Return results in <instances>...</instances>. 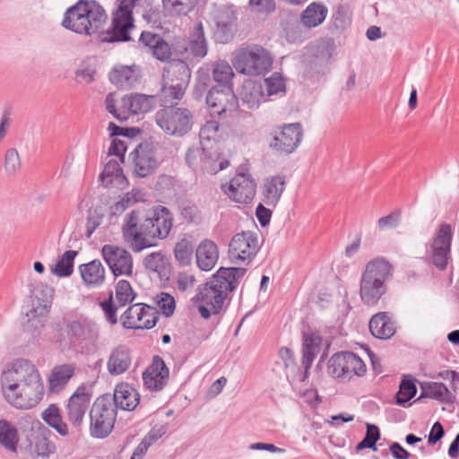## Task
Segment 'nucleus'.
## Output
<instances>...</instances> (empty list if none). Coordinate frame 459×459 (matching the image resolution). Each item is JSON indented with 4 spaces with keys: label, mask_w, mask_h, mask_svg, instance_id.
<instances>
[{
    "label": "nucleus",
    "mask_w": 459,
    "mask_h": 459,
    "mask_svg": "<svg viewBox=\"0 0 459 459\" xmlns=\"http://www.w3.org/2000/svg\"><path fill=\"white\" fill-rule=\"evenodd\" d=\"M108 21L105 9L96 0H78L66 9L61 25L76 34L92 36L99 34L102 43H125L133 40V29L111 22L108 30H103Z\"/></svg>",
    "instance_id": "f257e3e1"
},
{
    "label": "nucleus",
    "mask_w": 459,
    "mask_h": 459,
    "mask_svg": "<svg viewBox=\"0 0 459 459\" xmlns=\"http://www.w3.org/2000/svg\"><path fill=\"white\" fill-rule=\"evenodd\" d=\"M247 273L243 267L221 266L209 281L202 284L204 286L206 305H199L198 311L204 319H209L211 315H218L223 310L225 302L227 306L231 302V292L236 290L238 281Z\"/></svg>",
    "instance_id": "f03ea898"
},
{
    "label": "nucleus",
    "mask_w": 459,
    "mask_h": 459,
    "mask_svg": "<svg viewBox=\"0 0 459 459\" xmlns=\"http://www.w3.org/2000/svg\"><path fill=\"white\" fill-rule=\"evenodd\" d=\"M22 370L25 375L20 394H9L4 392L8 403L17 409L28 410L36 406L43 398L44 384L35 366L26 359H18L13 363L12 371L18 374Z\"/></svg>",
    "instance_id": "7ed1b4c3"
},
{
    "label": "nucleus",
    "mask_w": 459,
    "mask_h": 459,
    "mask_svg": "<svg viewBox=\"0 0 459 459\" xmlns=\"http://www.w3.org/2000/svg\"><path fill=\"white\" fill-rule=\"evenodd\" d=\"M393 265L384 257L369 261L359 283L361 301L368 307L376 306L387 291L385 281L392 277Z\"/></svg>",
    "instance_id": "20e7f679"
},
{
    "label": "nucleus",
    "mask_w": 459,
    "mask_h": 459,
    "mask_svg": "<svg viewBox=\"0 0 459 459\" xmlns=\"http://www.w3.org/2000/svg\"><path fill=\"white\" fill-rule=\"evenodd\" d=\"M54 339L61 351L84 352V342L98 336L96 325L88 319H65L54 325Z\"/></svg>",
    "instance_id": "39448f33"
},
{
    "label": "nucleus",
    "mask_w": 459,
    "mask_h": 459,
    "mask_svg": "<svg viewBox=\"0 0 459 459\" xmlns=\"http://www.w3.org/2000/svg\"><path fill=\"white\" fill-rule=\"evenodd\" d=\"M236 70L243 74L258 76L269 72L273 57L264 48L254 45L250 48H241L233 58Z\"/></svg>",
    "instance_id": "423d86ee"
},
{
    "label": "nucleus",
    "mask_w": 459,
    "mask_h": 459,
    "mask_svg": "<svg viewBox=\"0 0 459 459\" xmlns=\"http://www.w3.org/2000/svg\"><path fill=\"white\" fill-rule=\"evenodd\" d=\"M117 417L116 407L110 405L108 400L106 401L105 397L100 395L90 411L91 436L99 439L108 437L114 429Z\"/></svg>",
    "instance_id": "0eeeda50"
},
{
    "label": "nucleus",
    "mask_w": 459,
    "mask_h": 459,
    "mask_svg": "<svg viewBox=\"0 0 459 459\" xmlns=\"http://www.w3.org/2000/svg\"><path fill=\"white\" fill-rule=\"evenodd\" d=\"M170 105L160 109L155 116L157 125L168 134L183 136L193 126V115L185 108Z\"/></svg>",
    "instance_id": "6e6552de"
},
{
    "label": "nucleus",
    "mask_w": 459,
    "mask_h": 459,
    "mask_svg": "<svg viewBox=\"0 0 459 459\" xmlns=\"http://www.w3.org/2000/svg\"><path fill=\"white\" fill-rule=\"evenodd\" d=\"M120 319L125 329L150 330L158 323L160 313L155 307L136 303L127 307Z\"/></svg>",
    "instance_id": "1a4fd4ad"
},
{
    "label": "nucleus",
    "mask_w": 459,
    "mask_h": 459,
    "mask_svg": "<svg viewBox=\"0 0 459 459\" xmlns=\"http://www.w3.org/2000/svg\"><path fill=\"white\" fill-rule=\"evenodd\" d=\"M91 396L92 391L88 390L85 384H82L68 399L65 409L67 420L72 425V435H79L81 433L83 419Z\"/></svg>",
    "instance_id": "9d476101"
},
{
    "label": "nucleus",
    "mask_w": 459,
    "mask_h": 459,
    "mask_svg": "<svg viewBox=\"0 0 459 459\" xmlns=\"http://www.w3.org/2000/svg\"><path fill=\"white\" fill-rule=\"evenodd\" d=\"M205 102L211 110V115L231 117L239 108L238 98L233 87H211L205 96Z\"/></svg>",
    "instance_id": "9b49d317"
},
{
    "label": "nucleus",
    "mask_w": 459,
    "mask_h": 459,
    "mask_svg": "<svg viewBox=\"0 0 459 459\" xmlns=\"http://www.w3.org/2000/svg\"><path fill=\"white\" fill-rule=\"evenodd\" d=\"M157 148L152 142L140 143L129 158L132 159L134 165V174L137 178H147L156 172L160 166V161L156 158Z\"/></svg>",
    "instance_id": "f8f14e48"
},
{
    "label": "nucleus",
    "mask_w": 459,
    "mask_h": 459,
    "mask_svg": "<svg viewBox=\"0 0 459 459\" xmlns=\"http://www.w3.org/2000/svg\"><path fill=\"white\" fill-rule=\"evenodd\" d=\"M303 137L301 123L284 124L273 132L269 146L280 154L289 155L296 151Z\"/></svg>",
    "instance_id": "ddd939ff"
},
{
    "label": "nucleus",
    "mask_w": 459,
    "mask_h": 459,
    "mask_svg": "<svg viewBox=\"0 0 459 459\" xmlns=\"http://www.w3.org/2000/svg\"><path fill=\"white\" fill-rule=\"evenodd\" d=\"M144 230L152 231V238H166L173 225V214L169 208L157 205L149 210L140 223Z\"/></svg>",
    "instance_id": "4468645a"
},
{
    "label": "nucleus",
    "mask_w": 459,
    "mask_h": 459,
    "mask_svg": "<svg viewBox=\"0 0 459 459\" xmlns=\"http://www.w3.org/2000/svg\"><path fill=\"white\" fill-rule=\"evenodd\" d=\"M101 255L114 279L121 275L132 276L134 264L129 251L117 246L106 244L101 248Z\"/></svg>",
    "instance_id": "2eb2a0df"
},
{
    "label": "nucleus",
    "mask_w": 459,
    "mask_h": 459,
    "mask_svg": "<svg viewBox=\"0 0 459 459\" xmlns=\"http://www.w3.org/2000/svg\"><path fill=\"white\" fill-rule=\"evenodd\" d=\"M139 221V211L133 210L126 215L123 225V237L125 240H132L134 243L132 248L134 252L139 253L152 245L146 239V237L152 238V231L145 230L140 224L137 230Z\"/></svg>",
    "instance_id": "dca6fc26"
},
{
    "label": "nucleus",
    "mask_w": 459,
    "mask_h": 459,
    "mask_svg": "<svg viewBox=\"0 0 459 459\" xmlns=\"http://www.w3.org/2000/svg\"><path fill=\"white\" fill-rule=\"evenodd\" d=\"M452 240L453 231L451 225L441 223L431 246L432 263L439 270H445L447 266Z\"/></svg>",
    "instance_id": "f3484780"
},
{
    "label": "nucleus",
    "mask_w": 459,
    "mask_h": 459,
    "mask_svg": "<svg viewBox=\"0 0 459 459\" xmlns=\"http://www.w3.org/2000/svg\"><path fill=\"white\" fill-rule=\"evenodd\" d=\"M258 251L257 235L250 230L235 234L229 245L230 255L240 261H252Z\"/></svg>",
    "instance_id": "a211bd4d"
},
{
    "label": "nucleus",
    "mask_w": 459,
    "mask_h": 459,
    "mask_svg": "<svg viewBox=\"0 0 459 459\" xmlns=\"http://www.w3.org/2000/svg\"><path fill=\"white\" fill-rule=\"evenodd\" d=\"M256 184L247 172L238 173L230 182L225 193L236 203L247 204L255 195Z\"/></svg>",
    "instance_id": "6ab92c4d"
},
{
    "label": "nucleus",
    "mask_w": 459,
    "mask_h": 459,
    "mask_svg": "<svg viewBox=\"0 0 459 459\" xmlns=\"http://www.w3.org/2000/svg\"><path fill=\"white\" fill-rule=\"evenodd\" d=\"M169 377V369L164 359L154 355L152 363L143 372V385L151 391H161L167 385Z\"/></svg>",
    "instance_id": "aec40b11"
},
{
    "label": "nucleus",
    "mask_w": 459,
    "mask_h": 459,
    "mask_svg": "<svg viewBox=\"0 0 459 459\" xmlns=\"http://www.w3.org/2000/svg\"><path fill=\"white\" fill-rule=\"evenodd\" d=\"M107 397L110 405L117 409L132 411L140 403L141 395L134 386L128 383L121 382L115 387L114 394H101ZM107 401V399H105Z\"/></svg>",
    "instance_id": "412c9836"
},
{
    "label": "nucleus",
    "mask_w": 459,
    "mask_h": 459,
    "mask_svg": "<svg viewBox=\"0 0 459 459\" xmlns=\"http://www.w3.org/2000/svg\"><path fill=\"white\" fill-rule=\"evenodd\" d=\"M138 44L149 48L153 56L161 62L169 60L172 55L169 44L160 35L154 32L142 31Z\"/></svg>",
    "instance_id": "4be33fe9"
},
{
    "label": "nucleus",
    "mask_w": 459,
    "mask_h": 459,
    "mask_svg": "<svg viewBox=\"0 0 459 459\" xmlns=\"http://www.w3.org/2000/svg\"><path fill=\"white\" fill-rule=\"evenodd\" d=\"M323 337L319 331L313 330L308 324L303 323L301 329V359L314 361L321 350Z\"/></svg>",
    "instance_id": "5701e85b"
},
{
    "label": "nucleus",
    "mask_w": 459,
    "mask_h": 459,
    "mask_svg": "<svg viewBox=\"0 0 459 459\" xmlns=\"http://www.w3.org/2000/svg\"><path fill=\"white\" fill-rule=\"evenodd\" d=\"M156 95H146L143 93H131L122 98V106L133 115L147 113L157 106Z\"/></svg>",
    "instance_id": "b1692460"
},
{
    "label": "nucleus",
    "mask_w": 459,
    "mask_h": 459,
    "mask_svg": "<svg viewBox=\"0 0 459 459\" xmlns=\"http://www.w3.org/2000/svg\"><path fill=\"white\" fill-rule=\"evenodd\" d=\"M420 386L421 392L420 396L414 400V403L420 401L422 398H430L443 403L452 404L456 400L455 395L442 382H421Z\"/></svg>",
    "instance_id": "393cba45"
},
{
    "label": "nucleus",
    "mask_w": 459,
    "mask_h": 459,
    "mask_svg": "<svg viewBox=\"0 0 459 459\" xmlns=\"http://www.w3.org/2000/svg\"><path fill=\"white\" fill-rule=\"evenodd\" d=\"M242 105L247 106V108H258L262 100L264 98V86L261 81L257 80H245L239 91V97Z\"/></svg>",
    "instance_id": "a878e982"
},
{
    "label": "nucleus",
    "mask_w": 459,
    "mask_h": 459,
    "mask_svg": "<svg viewBox=\"0 0 459 459\" xmlns=\"http://www.w3.org/2000/svg\"><path fill=\"white\" fill-rule=\"evenodd\" d=\"M196 264L202 271H211L219 259V248L210 239H204L195 250Z\"/></svg>",
    "instance_id": "bb28decb"
},
{
    "label": "nucleus",
    "mask_w": 459,
    "mask_h": 459,
    "mask_svg": "<svg viewBox=\"0 0 459 459\" xmlns=\"http://www.w3.org/2000/svg\"><path fill=\"white\" fill-rule=\"evenodd\" d=\"M368 327L374 337L382 340L391 339L396 332L394 323L387 312H378L374 315L369 320Z\"/></svg>",
    "instance_id": "cd10ccee"
},
{
    "label": "nucleus",
    "mask_w": 459,
    "mask_h": 459,
    "mask_svg": "<svg viewBox=\"0 0 459 459\" xmlns=\"http://www.w3.org/2000/svg\"><path fill=\"white\" fill-rule=\"evenodd\" d=\"M38 430L32 434L30 445L34 446V452L37 456L48 457L56 452V445L49 440L52 431L40 421H38Z\"/></svg>",
    "instance_id": "c85d7f7f"
},
{
    "label": "nucleus",
    "mask_w": 459,
    "mask_h": 459,
    "mask_svg": "<svg viewBox=\"0 0 459 459\" xmlns=\"http://www.w3.org/2000/svg\"><path fill=\"white\" fill-rule=\"evenodd\" d=\"M54 291V288L41 281H35L30 284V296L34 297L37 300V307L32 309L35 314L38 313L39 308L42 310L39 312V315L49 312Z\"/></svg>",
    "instance_id": "c756f323"
},
{
    "label": "nucleus",
    "mask_w": 459,
    "mask_h": 459,
    "mask_svg": "<svg viewBox=\"0 0 459 459\" xmlns=\"http://www.w3.org/2000/svg\"><path fill=\"white\" fill-rule=\"evenodd\" d=\"M285 175H275L267 178L263 186L264 202L275 207L279 203L281 196L286 186Z\"/></svg>",
    "instance_id": "7c9ffc66"
},
{
    "label": "nucleus",
    "mask_w": 459,
    "mask_h": 459,
    "mask_svg": "<svg viewBox=\"0 0 459 459\" xmlns=\"http://www.w3.org/2000/svg\"><path fill=\"white\" fill-rule=\"evenodd\" d=\"M131 360V351L126 346L119 345L113 349L107 365L109 374L117 376L125 373L129 368Z\"/></svg>",
    "instance_id": "2f4dec72"
},
{
    "label": "nucleus",
    "mask_w": 459,
    "mask_h": 459,
    "mask_svg": "<svg viewBox=\"0 0 459 459\" xmlns=\"http://www.w3.org/2000/svg\"><path fill=\"white\" fill-rule=\"evenodd\" d=\"M82 281L87 286L100 287L105 281V268L99 259L79 265Z\"/></svg>",
    "instance_id": "473e14b6"
},
{
    "label": "nucleus",
    "mask_w": 459,
    "mask_h": 459,
    "mask_svg": "<svg viewBox=\"0 0 459 459\" xmlns=\"http://www.w3.org/2000/svg\"><path fill=\"white\" fill-rule=\"evenodd\" d=\"M41 419L60 436L67 437L70 432L68 425L63 420L60 408L56 403H50L42 412Z\"/></svg>",
    "instance_id": "72a5a7b5"
},
{
    "label": "nucleus",
    "mask_w": 459,
    "mask_h": 459,
    "mask_svg": "<svg viewBox=\"0 0 459 459\" xmlns=\"http://www.w3.org/2000/svg\"><path fill=\"white\" fill-rule=\"evenodd\" d=\"M417 379L411 375H403L399 384V390L394 395L395 403L402 407H409L410 401L417 394Z\"/></svg>",
    "instance_id": "f704fd0d"
},
{
    "label": "nucleus",
    "mask_w": 459,
    "mask_h": 459,
    "mask_svg": "<svg viewBox=\"0 0 459 459\" xmlns=\"http://www.w3.org/2000/svg\"><path fill=\"white\" fill-rule=\"evenodd\" d=\"M74 374V367L72 364H64L56 367L48 379L49 392L59 393L65 388L68 381Z\"/></svg>",
    "instance_id": "c9c22d12"
},
{
    "label": "nucleus",
    "mask_w": 459,
    "mask_h": 459,
    "mask_svg": "<svg viewBox=\"0 0 459 459\" xmlns=\"http://www.w3.org/2000/svg\"><path fill=\"white\" fill-rule=\"evenodd\" d=\"M327 13L328 9L324 4L313 2L303 11L301 22L307 27H316L324 22Z\"/></svg>",
    "instance_id": "e433bc0d"
},
{
    "label": "nucleus",
    "mask_w": 459,
    "mask_h": 459,
    "mask_svg": "<svg viewBox=\"0 0 459 459\" xmlns=\"http://www.w3.org/2000/svg\"><path fill=\"white\" fill-rule=\"evenodd\" d=\"M279 358L283 363L286 378L292 385L300 372V367L298 365L294 351L289 347H281L278 351Z\"/></svg>",
    "instance_id": "4c0bfd02"
},
{
    "label": "nucleus",
    "mask_w": 459,
    "mask_h": 459,
    "mask_svg": "<svg viewBox=\"0 0 459 459\" xmlns=\"http://www.w3.org/2000/svg\"><path fill=\"white\" fill-rule=\"evenodd\" d=\"M190 38L189 48L191 54L195 57H204L208 52V43L204 34V28L201 22L195 26Z\"/></svg>",
    "instance_id": "58836bf2"
},
{
    "label": "nucleus",
    "mask_w": 459,
    "mask_h": 459,
    "mask_svg": "<svg viewBox=\"0 0 459 459\" xmlns=\"http://www.w3.org/2000/svg\"><path fill=\"white\" fill-rule=\"evenodd\" d=\"M346 363V351L335 352L327 362L328 375L333 378H340L343 382L349 381Z\"/></svg>",
    "instance_id": "ea45409f"
},
{
    "label": "nucleus",
    "mask_w": 459,
    "mask_h": 459,
    "mask_svg": "<svg viewBox=\"0 0 459 459\" xmlns=\"http://www.w3.org/2000/svg\"><path fill=\"white\" fill-rule=\"evenodd\" d=\"M19 439L17 428L9 420L1 419L0 445L12 452H16Z\"/></svg>",
    "instance_id": "a19ab883"
},
{
    "label": "nucleus",
    "mask_w": 459,
    "mask_h": 459,
    "mask_svg": "<svg viewBox=\"0 0 459 459\" xmlns=\"http://www.w3.org/2000/svg\"><path fill=\"white\" fill-rule=\"evenodd\" d=\"M134 71L132 66L128 65H116L108 74V78L111 83L117 88L124 89L132 86L136 79L134 77Z\"/></svg>",
    "instance_id": "79ce46f5"
},
{
    "label": "nucleus",
    "mask_w": 459,
    "mask_h": 459,
    "mask_svg": "<svg viewBox=\"0 0 459 459\" xmlns=\"http://www.w3.org/2000/svg\"><path fill=\"white\" fill-rule=\"evenodd\" d=\"M78 251L67 250L57 260L56 264L51 267V273L59 277L66 278L72 275L74 267V259Z\"/></svg>",
    "instance_id": "37998d69"
},
{
    "label": "nucleus",
    "mask_w": 459,
    "mask_h": 459,
    "mask_svg": "<svg viewBox=\"0 0 459 459\" xmlns=\"http://www.w3.org/2000/svg\"><path fill=\"white\" fill-rule=\"evenodd\" d=\"M143 20L152 29L162 28V15L160 5L154 4V0H143L142 4Z\"/></svg>",
    "instance_id": "c03bdc74"
},
{
    "label": "nucleus",
    "mask_w": 459,
    "mask_h": 459,
    "mask_svg": "<svg viewBox=\"0 0 459 459\" xmlns=\"http://www.w3.org/2000/svg\"><path fill=\"white\" fill-rule=\"evenodd\" d=\"M213 81L216 82L212 87H233L232 79L234 72L232 67L225 61L218 62L212 70Z\"/></svg>",
    "instance_id": "a18cd8bd"
},
{
    "label": "nucleus",
    "mask_w": 459,
    "mask_h": 459,
    "mask_svg": "<svg viewBox=\"0 0 459 459\" xmlns=\"http://www.w3.org/2000/svg\"><path fill=\"white\" fill-rule=\"evenodd\" d=\"M194 250L193 242L186 238H183L176 243L174 255L179 266L185 267L191 264Z\"/></svg>",
    "instance_id": "49530a36"
},
{
    "label": "nucleus",
    "mask_w": 459,
    "mask_h": 459,
    "mask_svg": "<svg viewBox=\"0 0 459 459\" xmlns=\"http://www.w3.org/2000/svg\"><path fill=\"white\" fill-rule=\"evenodd\" d=\"M169 73V82H179L180 83L189 84L191 78V70L188 64L181 59H174L170 64Z\"/></svg>",
    "instance_id": "de8ad7c7"
},
{
    "label": "nucleus",
    "mask_w": 459,
    "mask_h": 459,
    "mask_svg": "<svg viewBox=\"0 0 459 459\" xmlns=\"http://www.w3.org/2000/svg\"><path fill=\"white\" fill-rule=\"evenodd\" d=\"M137 297L136 292L127 280H120L116 285V299L119 307L131 304Z\"/></svg>",
    "instance_id": "09e8293b"
},
{
    "label": "nucleus",
    "mask_w": 459,
    "mask_h": 459,
    "mask_svg": "<svg viewBox=\"0 0 459 459\" xmlns=\"http://www.w3.org/2000/svg\"><path fill=\"white\" fill-rule=\"evenodd\" d=\"M324 60L318 56L309 59L303 73V78L312 83L317 82L324 74Z\"/></svg>",
    "instance_id": "8fccbe9b"
},
{
    "label": "nucleus",
    "mask_w": 459,
    "mask_h": 459,
    "mask_svg": "<svg viewBox=\"0 0 459 459\" xmlns=\"http://www.w3.org/2000/svg\"><path fill=\"white\" fill-rule=\"evenodd\" d=\"M197 0H162L164 10L171 15L186 14L192 10Z\"/></svg>",
    "instance_id": "3c124183"
},
{
    "label": "nucleus",
    "mask_w": 459,
    "mask_h": 459,
    "mask_svg": "<svg viewBox=\"0 0 459 459\" xmlns=\"http://www.w3.org/2000/svg\"><path fill=\"white\" fill-rule=\"evenodd\" d=\"M351 24L349 7L345 4H340L333 12L332 16L331 27L338 33L342 32Z\"/></svg>",
    "instance_id": "603ef678"
},
{
    "label": "nucleus",
    "mask_w": 459,
    "mask_h": 459,
    "mask_svg": "<svg viewBox=\"0 0 459 459\" xmlns=\"http://www.w3.org/2000/svg\"><path fill=\"white\" fill-rule=\"evenodd\" d=\"M346 359L349 380H351L353 376L362 377L365 375L367 367L359 356L352 351H346Z\"/></svg>",
    "instance_id": "864d4df0"
},
{
    "label": "nucleus",
    "mask_w": 459,
    "mask_h": 459,
    "mask_svg": "<svg viewBox=\"0 0 459 459\" xmlns=\"http://www.w3.org/2000/svg\"><path fill=\"white\" fill-rule=\"evenodd\" d=\"M154 301L165 317H170L174 315L176 300L171 294L162 291L156 295Z\"/></svg>",
    "instance_id": "5fc2aeb1"
},
{
    "label": "nucleus",
    "mask_w": 459,
    "mask_h": 459,
    "mask_svg": "<svg viewBox=\"0 0 459 459\" xmlns=\"http://www.w3.org/2000/svg\"><path fill=\"white\" fill-rule=\"evenodd\" d=\"M180 215L191 224H199L202 221L201 212L198 206L191 201H184L179 205Z\"/></svg>",
    "instance_id": "6e6d98bb"
},
{
    "label": "nucleus",
    "mask_w": 459,
    "mask_h": 459,
    "mask_svg": "<svg viewBox=\"0 0 459 459\" xmlns=\"http://www.w3.org/2000/svg\"><path fill=\"white\" fill-rule=\"evenodd\" d=\"M381 437L379 428L372 423H366V433L363 438L356 445L355 451L359 453L366 449V446H372L377 443Z\"/></svg>",
    "instance_id": "4d7b16f0"
},
{
    "label": "nucleus",
    "mask_w": 459,
    "mask_h": 459,
    "mask_svg": "<svg viewBox=\"0 0 459 459\" xmlns=\"http://www.w3.org/2000/svg\"><path fill=\"white\" fill-rule=\"evenodd\" d=\"M211 77L207 71L199 70L197 72L196 82L193 90V98L201 100L208 92L211 84Z\"/></svg>",
    "instance_id": "13d9d810"
},
{
    "label": "nucleus",
    "mask_w": 459,
    "mask_h": 459,
    "mask_svg": "<svg viewBox=\"0 0 459 459\" xmlns=\"http://www.w3.org/2000/svg\"><path fill=\"white\" fill-rule=\"evenodd\" d=\"M187 84L180 83L179 82H164L161 86V93L166 99L170 97L173 100H180L186 92Z\"/></svg>",
    "instance_id": "bf43d9fd"
},
{
    "label": "nucleus",
    "mask_w": 459,
    "mask_h": 459,
    "mask_svg": "<svg viewBox=\"0 0 459 459\" xmlns=\"http://www.w3.org/2000/svg\"><path fill=\"white\" fill-rule=\"evenodd\" d=\"M99 305L104 312L106 320L112 325H116L117 323V312L118 307L114 301L113 291L110 290L108 293V298L105 300L100 301Z\"/></svg>",
    "instance_id": "052dcab7"
},
{
    "label": "nucleus",
    "mask_w": 459,
    "mask_h": 459,
    "mask_svg": "<svg viewBox=\"0 0 459 459\" xmlns=\"http://www.w3.org/2000/svg\"><path fill=\"white\" fill-rule=\"evenodd\" d=\"M109 136H124L129 139H134L143 133V129L137 126L121 127L114 122H109L108 126Z\"/></svg>",
    "instance_id": "680f3d73"
},
{
    "label": "nucleus",
    "mask_w": 459,
    "mask_h": 459,
    "mask_svg": "<svg viewBox=\"0 0 459 459\" xmlns=\"http://www.w3.org/2000/svg\"><path fill=\"white\" fill-rule=\"evenodd\" d=\"M123 169L120 164L115 160H110L105 166L103 171L99 177V181L102 186L108 187L113 183V177Z\"/></svg>",
    "instance_id": "e2e57ef3"
},
{
    "label": "nucleus",
    "mask_w": 459,
    "mask_h": 459,
    "mask_svg": "<svg viewBox=\"0 0 459 459\" xmlns=\"http://www.w3.org/2000/svg\"><path fill=\"white\" fill-rule=\"evenodd\" d=\"M216 28L213 37L216 42L221 44L229 43L234 38V24L215 23Z\"/></svg>",
    "instance_id": "0e129e2a"
},
{
    "label": "nucleus",
    "mask_w": 459,
    "mask_h": 459,
    "mask_svg": "<svg viewBox=\"0 0 459 459\" xmlns=\"http://www.w3.org/2000/svg\"><path fill=\"white\" fill-rule=\"evenodd\" d=\"M111 22L114 23V27L117 26V24H122L133 30L135 28L134 13L119 11L118 9L112 13Z\"/></svg>",
    "instance_id": "69168bd1"
},
{
    "label": "nucleus",
    "mask_w": 459,
    "mask_h": 459,
    "mask_svg": "<svg viewBox=\"0 0 459 459\" xmlns=\"http://www.w3.org/2000/svg\"><path fill=\"white\" fill-rule=\"evenodd\" d=\"M21 167L20 156L15 148L6 151L4 156V169L8 174H13Z\"/></svg>",
    "instance_id": "338daca9"
},
{
    "label": "nucleus",
    "mask_w": 459,
    "mask_h": 459,
    "mask_svg": "<svg viewBox=\"0 0 459 459\" xmlns=\"http://www.w3.org/2000/svg\"><path fill=\"white\" fill-rule=\"evenodd\" d=\"M266 86V96H272L280 92H285L286 85L281 77H269L264 79Z\"/></svg>",
    "instance_id": "774afa93"
}]
</instances>
